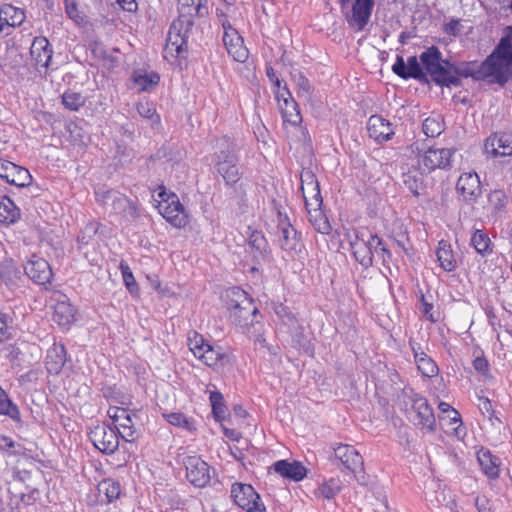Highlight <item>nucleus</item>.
<instances>
[{
  "instance_id": "obj_1",
  "label": "nucleus",
  "mask_w": 512,
  "mask_h": 512,
  "mask_svg": "<svg viewBox=\"0 0 512 512\" xmlns=\"http://www.w3.org/2000/svg\"><path fill=\"white\" fill-rule=\"evenodd\" d=\"M208 0H178V18L173 21L167 36V48L180 55L187 48L195 18L209 14Z\"/></svg>"
},
{
  "instance_id": "obj_2",
  "label": "nucleus",
  "mask_w": 512,
  "mask_h": 512,
  "mask_svg": "<svg viewBox=\"0 0 512 512\" xmlns=\"http://www.w3.org/2000/svg\"><path fill=\"white\" fill-rule=\"evenodd\" d=\"M419 59L437 85L446 87L461 85V79H457L454 76V71L451 70V63L442 59V54L437 47L428 48L420 54Z\"/></svg>"
},
{
  "instance_id": "obj_3",
  "label": "nucleus",
  "mask_w": 512,
  "mask_h": 512,
  "mask_svg": "<svg viewBox=\"0 0 512 512\" xmlns=\"http://www.w3.org/2000/svg\"><path fill=\"white\" fill-rule=\"evenodd\" d=\"M489 57L494 64L497 84L504 86L512 78V25L503 29L502 36Z\"/></svg>"
},
{
  "instance_id": "obj_4",
  "label": "nucleus",
  "mask_w": 512,
  "mask_h": 512,
  "mask_svg": "<svg viewBox=\"0 0 512 512\" xmlns=\"http://www.w3.org/2000/svg\"><path fill=\"white\" fill-rule=\"evenodd\" d=\"M346 240L350 244V248L355 259L365 268L373 264V249L380 244V238L377 235L357 231L347 232Z\"/></svg>"
},
{
  "instance_id": "obj_5",
  "label": "nucleus",
  "mask_w": 512,
  "mask_h": 512,
  "mask_svg": "<svg viewBox=\"0 0 512 512\" xmlns=\"http://www.w3.org/2000/svg\"><path fill=\"white\" fill-rule=\"evenodd\" d=\"M95 194L97 201L109 208L114 214L121 215L127 220H135L139 217L136 203L124 194L114 190H99Z\"/></svg>"
},
{
  "instance_id": "obj_6",
  "label": "nucleus",
  "mask_w": 512,
  "mask_h": 512,
  "mask_svg": "<svg viewBox=\"0 0 512 512\" xmlns=\"http://www.w3.org/2000/svg\"><path fill=\"white\" fill-rule=\"evenodd\" d=\"M493 66L494 64L488 56L481 64L476 62L462 63L458 66L451 64V70L454 71V76L457 79L472 77L475 80H486L490 84H497V76Z\"/></svg>"
},
{
  "instance_id": "obj_7",
  "label": "nucleus",
  "mask_w": 512,
  "mask_h": 512,
  "mask_svg": "<svg viewBox=\"0 0 512 512\" xmlns=\"http://www.w3.org/2000/svg\"><path fill=\"white\" fill-rule=\"evenodd\" d=\"M454 148H429L417 159L419 170L430 173L435 169H450Z\"/></svg>"
},
{
  "instance_id": "obj_8",
  "label": "nucleus",
  "mask_w": 512,
  "mask_h": 512,
  "mask_svg": "<svg viewBox=\"0 0 512 512\" xmlns=\"http://www.w3.org/2000/svg\"><path fill=\"white\" fill-rule=\"evenodd\" d=\"M165 195V192L159 193L161 198L158 206L160 214L174 227H185L188 223V215L178 196L170 194L165 198Z\"/></svg>"
},
{
  "instance_id": "obj_9",
  "label": "nucleus",
  "mask_w": 512,
  "mask_h": 512,
  "mask_svg": "<svg viewBox=\"0 0 512 512\" xmlns=\"http://www.w3.org/2000/svg\"><path fill=\"white\" fill-rule=\"evenodd\" d=\"M412 410L414 415L412 421L416 427L428 432L436 430V418L428 400L420 394L414 393L411 396Z\"/></svg>"
},
{
  "instance_id": "obj_10",
  "label": "nucleus",
  "mask_w": 512,
  "mask_h": 512,
  "mask_svg": "<svg viewBox=\"0 0 512 512\" xmlns=\"http://www.w3.org/2000/svg\"><path fill=\"white\" fill-rule=\"evenodd\" d=\"M231 497L235 504L246 512H265L260 496L250 484L234 483L231 487Z\"/></svg>"
},
{
  "instance_id": "obj_11",
  "label": "nucleus",
  "mask_w": 512,
  "mask_h": 512,
  "mask_svg": "<svg viewBox=\"0 0 512 512\" xmlns=\"http://www.w3.org/2000/svg\"><path fill=\"white\" fill-rule=\"evenodd\" d=\"M120 435L106 424L96 425L89 432L94 447L104 454H113L119 447Z\"/></svg>"
},
{
  "instance_id": "obj_12",
  "label": "nucleus",
  "mask_w": 512,
  "mask_h": 512,
  "mask_svg": "<svg viewBox=\"0 0 512 512\" xmlns=\"http://www.w3.org/2000/svg\"><path fill=\"white\" fill-rule=\"evenodd\" d=\"M108 416L116 426L117 433L127 442H134L138 438V433L134 428L133 418L135 413L121 407H110L107 411Z\"/></svg>"
},
{
  "instance_id": "obj_13",
  "label": "nucleus",
  "mask_w": 512,
  "mask_h": 512,
  "mask_svg": "<svg viewBox=\"0 0 512 512\" xmlns=\"http://www.w3.org/2000/svg\"><path fill=\"white\" fill-rule=\"evenodd\" d=\"M216 159V170L223 177L225 183L230 186L236 184L241 178V173L235 153L229 148L220 150L219 153H216Z\"/></svg>"
},
{
  "instance_id": "obj_14",
  "label": "nucleus",
  "mask_w": 512,
  "mask_h": 512,
  "mask_svg": "<svg viewBox=\"0 0 512 512\" xmlns=\"http://www.w3.org/2000/svg\"><path fill=\"white\" fill-rule=\"evenodd\" d=\"M186 477L196 487H205L210 481L209 466L198 456H187L183 460Z\"/></svg>"
},
{
  "instance_id": "obj_15",
  "label": "nucleus",
  "mask_w": 512,
  "mask_h": 512,
  "mask_svg": "<svg viewBox=\"0 0 512 512\" xmlns=\"http://www.w3.org/2000/svg\"><path fill=\"white\" fill-rule=\"evenodd\" d=\"M223 43L228 54L233 60L244 63L249 56L248 49L244 46L243 38L230 25L223 24Z\"/></svg>"
},
{
  "instance_id": "obj_16",
  "label": "nucleus",
  "mask_w": 512,
  "mask_h": 512,
  "mask_svg": "<svg viewBox=\"0 0 512 512\" xmlns=\"http://www.w3.org/2000/svg\"><path fill=\"white\" fill-rule=\"evenodd\" d=\"M0 178L17 187H26L32 181V176L26 168L7 160H0Z\"/></svg>"
},
{
  "instance_id": "obj_17",
  "label": "nucleus",
  "mask_w": 512,
  "mask_h": 512,
  "mask_svg": "<svg viewBox=\"0 0 512 512\" xmlns=\"http://www.w3.org/2000/svg\"><path fill=\"white\" fill-rule=\"evenodd\" d=\"M52 300L55 301L53 305V321L61 327H69L75 320V308L71 305L67 296L60 292H55Z\"/></svg>"
},
{
  "instance_id": "obj_18",
  "label": "nucleus",
  "mask_w": 512,
  "mask_h": 512,
  "mask_svg": "<svg viewBox=\"0 0 512 512\" xmlns=\"http://www.w3.org/2000/svg\"><path fill=\"white\" fill-rule=\"evenodd\" d=\"M456 190L467 203H474L482 194L481 182L476 172H467L460 175Z\"/></svg>"
},
{
  "instance_id": "obj_19",
  "label": "nucleus",
  "mask_w": 512,
  "mask_h": 512,
  "mask_svg": "<svg viewBox=\"0 0 512 512\" xmlns=\"http://www.w3.org/2000/svg\"><path fill=\"white\" fill-rule=\"evenodd\" d=\"M301 190L305 200L306 209L319 208L322 205V196L319 183L315 175L307 171L301 175Z\"/></svg>"
},
{
  "instance_id": "obj_20",
  "label": "nucleus",
  "mask_w": 512,
  "mask_h": 512,
  "mask_svg": "<svg viewBox=\"0 0 512 512\" xmlns=\"http://www.w3.org/2000/svg\"><path fill=\"white\" fill-rule=\"evenodd\" d=\"M485 154L492 157L512 155V133H501L490 136L484 143Z\"/></svg>"
},
{
  "instance_id": "obj_21",
  "label": "nucleus",
  "mask_w": 512,
  "mask_h": 512,
  "mask_svg": "<svg viewBox=\"0 0 512 512\" xmlns=\"http://www.w3.org/2000/svg\"><path fill=\"white\" fill-rule=\"evenodd\" d=\"M25 274L35 283L44 285L49 283L52 278V270L49 263L36 255L24 266Z\"/></svg>"
},
{
  "instance_id": "obj_22",
  "label": "nucleus",
  "mask_w": 512,
  "mask_h": 512,
  "mask_svg": "<svg viewBox=\"0 0 512 512\" xmlns=\"http://www.w3.org/2000/svg\"><path fill=\"white\" fill-rule=\"evenodd\" d=\"M392 71L402 79L413 78L419 81L426 79V73L423 71L416 56H410L407 59V63H405L402 56H397L396 62L392 66Z\"/></svg>"
},
{
  "instance_id": "obj_23",
  "label": "nucleus",
  "mask_w": 512,
  "mask_h": 512,
  "mask_svg": "<svg viewBox=\"0 0 512 512\" xmlns=\"http://www.w3.org/2000/svg\"><path fill=\"white\" fill-rule=\"evenodd\" d=\"M25 20V13L21 8L5 4L0 8V36L9 35L10 28L20 26Z\"/></svg>"
},
{
  "instance_id": "obj_24",
  "label": "nucleus",
  "mask_w": 512,
  "mask_h": 512,
  "mask_svg": "<svg viewBox=\"0 0 512 512\" xmlns=\"http://www.w3.org/2000/svg\"><path fill=\"white\" fill-rule=\"evenodd\" d=\"M367 130L369 136L378 143L386 142L394 135L391 123L379 115H372L369 118Z\"/></svg>"
},
{
  "instance_id": "obj_25",
  "label": "nucleus",
  "mask_w": 512,
  "mask_h": 512,
  "mask_svg": "<svg viewBox=\"0 0 512 512\" xmlns=\"http://www.w3.org/2000/svg\"><path fill=\"white\" fill-rule=\"evenodd\" d=\"M334 455L349 471L356 472L358 468L362 469V456L354 447L347 444H339L334 448Z\"/></svg>"
},
{
  "instance_id": "obj_26",
  "label": "nucleus",
  "mask_w": 512,
  "mask_h": 512,
  "mask_svg": "<svg viewBox=\"0 0 512 512\" xmlns=\"http://www.w3.org/2000/svg\"><path fill=\"white\" fill-rule=\"evenodd\" d=\"M373 6V0H356L352 7V16L349 19V24L358 31L363 30L370 19Z\"/></svg>"
},
{
  "instance_id": "obj_27",
  "label": "nucleus",
  "mask_w": 512,
  "mask_h": 512,
  "mask_svg": "<svg viewBox=\"0 0 512 512\" xmlns=\"http://www.w3.org/2000/svg\"><path fill=\"white\" fill-rule=\"evenodd\" d=\"M204 362L205 365L213 369L223 368L230 362V356L220 346H206L204 351L197 357Z\"/></svg>"
},
{
  "instance_id": "obj_28",
  "label": "nucleus",
  "mask_w": 512,
  "mask_h": 512,
  "mask_svg": "<svg viewBox=\"0 0 512 512\" xmlns=\"http://www.w3.org/2000/svg\"><path fill=\"white\" fill-rule=\"evenodd\" d=\"M274 470L283 477L300 481L306 476V468L297 461L280 460L274 464Z\"/></svg>"
},
{
  "instance_id": "obj_29",
  "label": "nucleus",
  "mask_w": 512,
  "mask_h": 512,
  "mask_svg": "<svg viewBox=\"0 0 512 512\" xmlns=\"http://www.w3.org/2000/svg\"><path fill=\"white\" fill-rule=\"evenodd\" d=\"M248 252L254 261L259 263L264 260L268 252V243L264 235L259 231H253L248 238Z\"/></svg>"
},
{
  "instance_id": "obj_30",
  "label": "nucleus",
  "mask_w": 512,
  "mask_h": 512,
  "mask_svg": "<svg viewBox=\"0 0 512 512\" xmlns=\"http://www.w3.org/2000/svg\"><path fill=\"white\" fill-rule=\"evenodd\" d=\"M221 298L226 306V308L230 311H234L236 308H239L242 304H249V296L248 294L239 287H230L226 289Z\"/></svg>"
},
{
  "instance_id": "obj_31",
  "label": "nucleus",
  "mask_w": 512,
  "mask_h": 512,
  "mask_svg": "<svg viewBox=\"0 0 512 512\" xmlns=\"http://www.w3.org/2000/svg\"><path fill=\"white\" fill-rule=\"evenodd\" d=\"M66 362V350L61 344H54L47 352L46 367L50 373H59Z\"/></svg>"
},
{
  "instance_id": "obj_32",
  "label": "nucleus",
  "mask_w": 512,
  "mask_h": 512,
  "mask_svg": "<svg viewBox=\"0 0 512 512\" xmlns=\"http://www.w3.org/2000/svg\"><path fill=\"white\" fill-rule=\"evenodd\" d=\"M279 243L285 251H298L300 246L297 238V231L288 222H281L279 225Z\"/></svg>"
},
{
  "instance_id": "obj_33",
  "label": "nucleus",
  "mask_w": 512,
  "mask_h": 512,
  "mask_svg": "<svg viewBox=\"0 0 512 512\" xmlns=\"http://www.w3.org/2000/svg\"><path fill=\"white\" fill-rule=\"evenodd\" d=\"M477 459L481 469L489 478H497L499 476V458L492 455L489 450L481 449L477 453Z\"/></svg>"
},
{
  "instance_id": "obj_34",
  "label": "nucleus",
  "mask_w": 512,
  "mask_h": 512,
  "mask_svg": "<svg viewBox=\"0 0 512 512\" xmlns=\"http://www.w3.org/2000/svg\"><path fill=\"white\" fill-rule=\"evenodd\" d=\"M414 352L415 362L417 364L418 370L425 377L432 378L438 374V367L436 363L428 357L423 351H419L420 347L417 349L412 346Z\"/></svg>"
},
{
  "instance_id": "obj_35",
  "label": "nucleus",
  "mask_w": 512,
  "mask_h": 512,
  "mask_svg": "<svg viewBox=\"0 0 512 512\" xmlns=\"http://www.w3.org/2000/svg\"><path fill=\"white\" fill-rule=\"evenodd\" d=\"M258 309L254 306L252 298H249V304H242L230 313V319L239 326H246L252 322V317L257 313Z\"/></svg>"
},
{
  "instance_id": "obj_36",
  "label": "nucleus",
  "mask_w": 512,
  "mask_h": 512,
  "mask_svg": "<svg viewBox=\"0 0 512 512\" xmlns=\"http://www.w3.org/2000/svg\"><path fill=\"white\" fill-rule=\"evenodd\" d=\"M436 256L441 268H443L445 271L451 272L456 269V259L453 255L450 244H448L446 241L442 240L439 242Z\"/></svg>"
},
{
  "instance_id": "obj_37",
  "label": "nucleus",
  "mask_w": 512,
  "mask_h": 512,
  "mask_svg": "<svg viewBox=\"0 0 512 512\" xmlns=\"http://www.w3.org/2000/svg\"><path fill=\"white\" fill-rule=\"evenodd\" d=\"M20 218V209L7 196H3L0 201V223L14 224Z\"/></svg>"
},
{
  "instance_id": "obj_38",
  "label": "nucleus",
  "mask_w": 512,
  "mask_h": 512,
  "mask_svg": "<svg viewBox=\"0 0 512 512\" xmlns=\"http://www.w3.org/2000/svg\"><path fill=\"white\" fill-rule=\"evenodd\" d=\"M0 277L7 286H17L21 280V271L16 267L13 260H4L0 262Z\"/></svg>"
},
{
  "instance_id": "obj_39",
  "label": "nucleus",
  "mask_w": 512,
  "mask_h": 512,
  "mask_svg": "<svg viewBox=\"0 0 512 512\" xmlns=\"http://www.w3.org/2000/svg\"><path fill=\"white\" fill-rule=\"evenodd\" d=\"M31 54L35 56L36 62L47 67L52 57V51L49 49V42L46 38H37L31 46Z\"/></svg>"
},
{
  "instance_id": "obj_40",
  "label": "nucleus",
  "mask_w": 512,
  "mask_h": 512,
  "mask_svg": "<svg viewBox=\"0 0 512 512\" xmlns=\"http://www.w3.org/2000/svg\"><path fill=\"white\" fill-rule=\"evenodd\" d=\"M132 79L134 84L138 87L139 92L150 91L158 85L160 77L157 73H146L142 70L133 72Z\"/></svg>"
},
{
  "instance_id": "obj_41",
  "label": "nucleus",
  "mask_w": 512,
  "mask_h": 512,
  "mask_svg": "<svg viewBox=\"0 0 512 512\" xmlns=\"http://www.w3.org/2000/svg\"><path fill=\"white\" fill-rule=\"evenodd\" d=\"M309 221L316 231L322 234H329L331 231V225L328 221L327 216L321 210V207L314 209H307Z\"/></svg>"
},
{
  "instance_id": "obj_42",
  "label": "nucleus",
  "mask_w": 512,
  "mask_h": 512,
  "mask_svg": "<svg viewBox=\"0 0 512 512\" xmlns=\"http://www.w3.org/2000/svg\"><path fill=\"white\" fill-rule=\"evenodd\" d=\"M423 171L419 172L417 170L408 171L407 173H403V182L407 186V188L415 195L419 196L420 191L424 186V178Z\"/></svg>"
},
{
  "instance_id": "obj_43",
  "label": "nucleus",
  "mask_w": 512,
  "mask_h": 512,
  "mask_svg": "<svg viewBox=\"0 0 512 512\" xmlns=\"http://www.w3.org/2000/svg\"><path fill=\"white\" fill-rule=\"evenodd\" d=\"M470 243L474 249L483 256L492 252L490 238L482 230H476L474 232Z\"/></svg>"
},
{
  "instance_id": "obj_44",
  "label": "nucleus",
  "mask_w": 512,
  "mask_h": 512,
  "mask_svg": "<svg viewBox=\"0 0 512 512\" xmlns=\"http://www.w3.org/2000/svg\"><path fill=\"white\" fill-rule=\"evenodd\" d=\"M0 414L6 415L13 420L20 419L18 407L9 399L6 392L0 387Z\"/></svg>"
},
{
  "instance_id": "obj_45",
  "label": "nucleus",
  "mask_w": 512,
  "mask_h": 512,
  "mask_svg": "<svg viewBox=\"0 0 512 512\" xmlns=\"http://www.w3.org/2000/svg\"><path fill=\"white\" fill-rule=\"evenodd\" d=\"M282 115L285 122H288L294 126L300 124L302 121L298 105L294 100H285V107L282 108Z\"/></svg>"
},
{
  "instance_id": "obj_46",
  "label": "nucleus",
  "mask_w": 512,
  "mask_h": 512,
  "mask_svg": "<svg viewBox=\"0 0 512 512\" xmlns=\"http://www.w3.org/2000/svg\"><path fill=\"white\" fill-rule=\"evenodd\" d=\"M163 417L166 419L168 423L174 426H178L181 428H184L188 431L195 430V424L192 420L188 419L183 413L181 412H170V413H164Z\"/></svg>"
},
{
  "instance_id": "obj_47",
  "label": "nucleus",
  "mask_w": 512,
  "mask_h": 512,
  "mask_svg": "<svg viewBox=\"0 0 512 512\" xmlns=\"http://www.w3.org/2000/svg\"><path fill=\"white\" fill-rule=\"evenodd\" d=\"M62 103L66 109L70 111H77L85 104V98L81 93L74 91H66L62 95Z\"/></svg>"
},
{
  "instance_id": "obj_48",
  "label": "nucleus",
  "mask_w": 512,
  "mask_h": 512,
  "mask_svg": "<svg viewBox=\"0 0 512 512\" xmlns=\"http://www.w3.org/2000/svg\"><path fill=\"white\" fill-rule=\"evenodd\" d=\"M137 112L140 116L151 121V124H159L160 117L156 113V109L153 103L149 101H140L136 105Z\"/></svg>"
},
{
  "instance_id": "obj_49",
  "label": "nucleus",
  "mask_w": 512,
  "mask_h": 512,
  "mask_svg": "<svg viewBox=\"0 0 512 512\" xmlns=\"http://www.w3.org/2000/svg\"><path fill=\"white\" fill-rule=\"evenodd\" d=\"M188 346L191 352L194 354L195 357H198L206 348V346H209L202 335L198 334L196 331H191L188 334Z\"/></svg>"
},
{
  "instance_id": "obj_50",
  "label": "nucleus",
  "mask_w": 512,
  "mask_h": 512,
  "mask_svg": "<svg viewBox=\"0 0 512 512\" xmlns=\"http://www.w3.org/2000/svg\"><path fill=\"white\" fill-rule=\"evenodd\" d=\"M210 402L214 416L217 419L223 418L226 412L223 395L218 391L211 392Z\"/></svg>"
},
{
  "instance_id": "obj_51",
  "label": "nucleus",
  "mask_w": 512,
  "mask_h": 512,
  "mask_svg": "<svg viewBox=\"0 0 512 512\" xmlns=\"http://www.w3.org/2000/svg\"><path fill=\"white\" fill-rule=\"evenodd\" d=\"M423 132L428 137L439 136L443 131V126L436 118H426L422 125Z\"/></svg>"
},
{
  "instance_id": "obj_52",
  "label": "nucleus",
  "mask_w": 512,
  "mask_h": 512,
  "mask_svg": "<svg viewBox=\"0 0 512 512\" xmlns=\"http://www.w3.org/2000/svg\"><path fill=\"white\" fill-rule=\"evenodd\" d=\"M120 269L122 272L123 281H124L127 289L131 293L138 292V290H139L138 285L134 279V276H133L128 264L126 262L122 261L120 263Z\"/></svg>"
},
{
  "instance_id": "obj_53",
  "label": "nucleus",
  "mask_w": 512,
  "mask_h": 512,
  "mask_svg": "<svg viewBox=\"0 0 512 512\" xmlns=\"http://www.w3.org/2000/svg\"><path fill=\"white\" fill-rule=\"evenodd\" d=\"M488 201L495 211H499L505 207L507 196L502 190H494L488 195Z\"/></svg>"
},
{
  "instance_id": "obj_54",
  "label": "nucleus",
  "mask_w": 512,
  "mask_h": 512,
  "mask_svg": "<svg viewBox=\"0 0 512 512\" xmlns=\"http://www.w3.org/2000/svg\"><path fill=\"white\" fill-rule=\"evenodd\" d=\"M319 494L326 499H332L340 491V486L334 479L324 482L318 489Z\"/></svg>"
},
{
  "instance_id": "obj_55",
  "label": "nucleus",
  "mask_w": 512,
  "mask_h": 512,
  "mask_svg": "<svg viewBox=\"0 0 512 512\" xmlns=\"http://www.w3.org/2000/svg\"><path fill=\"white\" fill-rule=\"evenodd\" d=\"M9 316L0 312V343L13 338L14 328L8 323Z\"/></svg>"
},
{
  "instance_id": "obj_56",
  "label": "nucleus",
  "mask_w": 512,
  "mask_h": 512,
  "mask_svg": "<svg viewBox=\"0 0 512 512\" xmlns=\"http://www.w3.org/2000/svg\"><path fill=\"white\" fill-rule=\"evenodd\" d=\"M100 486H101V489L105 490V494H106L109 502L118 498V496L120 494V487L117 483L110 482V481H104Z\"/></svg>"
},
{
  "instance_id": "obj_57",
  "label": "nucleus",
  "mask_w": 512,
  "mask_h": 512,
  "mask_svg": "<svg viewBox=\"0 0 512 512\" xmlns=\"http://www.w3.org/2000/svg\"><path fill=\"white\" fill-rule=\"evenodd\" d=\"M276 314L283 320L285 325L293 326L296 322L295 316L283 305L276 308Z\"/></svg>"
},
{
  "instance_id": "obj_58",
  "label": "nucleus",
  "mask_w": 512,
  "mask_h": 512,
  "mask_svg": "<svg viewBox=\"0 0 512 512\" xmlns=\"http://www.w3.org/2000/svg\"><path fill=\"white\" fill-rule=\"evenodd\" d=\"M65 5L68 17L77 23L80 22L82 18L79 14L75 0H65Z\"/></svg>"
},
{
  "instance_id": "obj_59",
  "label": "nucleus",
  "mask_w": 512,
  "mask_h": 512,
  "mask_svg": "<svg viewBox=\"0 0 512 512\" xmlns=\"http://www.w3.org/2000/svg\"><path fill=\"white\" fill-rule=\"evenodd\" d=\"M294 78H295V81H296L297 86L299 87L300 91L304 92L305 94H310V92L312 90V86H311L309 80L301 73H299L298 75H295Z\"/></svg>"
},
{
  "instance_id": "obj_60",
  "label": "nucleus",
  "mask_w": 512,
  "mask_h": 512,
  "mask_svg": "<svg viewBox=\"0 0 512 512\" xmlns=\"http://www.w3.org/2000/svg\"><path fill=\"white\" fill-rule=\"evenodd\" d=\"M473 367L481 374H486L489 370V364L485 357H476L473 361Z\"/></svg>"
},
{
  "instance_id": "obj_61",
  "label": "nucleus",
  "mask_w": 512,
  "mask_h": 512,
  "mask_svg": "<svg viewBox=\"0 0 512 512\" xmlns=\"http://www.w3.org/2000/svg\"><path fill=\"white\" fill-rule=\"evenodd\" d=\"M120 7L128 12H134L137 10V2L135 0H117Z\"/></svg>"
},
{
  "instance_id": "obj_62",
  "label": "nucleus",
  "mask_w": 512,
  "mask_h": 512,
  "mask_svg": "<svg viewBox=\"0 0 512 512\" xmlns=\"http://www.w3.org/2000/svg\"><path fill=\"white\" fill-rule=\"evenodd\" d=\"M15 446V442L4 435H0V450L8 451L10 448Z\"/></svg>"
},
{
  "instance_id": "obj_63",
  "label": "nucleus",
  "mask_w": 512,
  "mask_h": 512,
  "mask_svg": "<svg viewBox=\"0 0 512 512\" xmlns=\"http://www.w3.org/2000/svg\"><path fill=\"white\" fill-rule=\"evenodd\" d=\"M487 500L485 498H477L476 506L479 512H494L491 508L487 507Z\"/></svg>"
},
{
  "instance_id": "obj_64",
  "label": "nucleus",
  "mask_w": 512,
  "mask_h": 512,
  "mask_svg": "<svg viewBox=\"0 0 512 512\" xmlns=\"http://www.w3.org/2000/svg\"><path fill=\"white\" fill-rule=\"evenodd\" d=\"M479 407L482 411H485L487 413L492 412V404L491 401L487 398H480V404Z\"/></svg>"
}]
</instances>
